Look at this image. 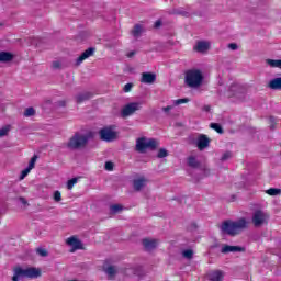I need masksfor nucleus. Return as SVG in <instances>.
<instances>
[{
	"instance_id": "f257e3e1",
	"label": "nucleus",
	"mask_w": 281,
	"mask_h": 281,
	"mask_svg": "<svg viewBox=\"0 0 281 281\" xmlns=\"http://www.w3.org/2000/svg\"><path fill=\"white\" fill-rule=\"evenodd\" d=\"M249 227V222L245 217H240L237 221L227 220L224 221L220 229L222 234H227V236H238L240 232H244V229H247Z\"/></svg>"
},
{
	"instance_id": "f03ea898",
	"label": "nucleus",
	"mask_w": 281,
	"mask_h": 281,
	"mask_svg": "<svg viewBox=\"0 0 281 281\" xmlns=\"http://www.w3.org/2000/svg\"><path fill=\"white\" fill-rule=\"evenodd\" d=\"M203 72L200 69H189L184 72V85L190 89H199L203 85Z\"/></svg>"
},
{
	"instance_id": "7ed1b4c3",
	"label": "nucleus",
	"mask_w": 281,
	"mask_h": 281,
	"mask_svg": "<svg viewBox=\"0 0 281 281\" xmlns=\"http://www.w3.org/2000/svg\"><path fill=\"white\" fill-rule=\"evenodd\" d=\"M25 278H29L30 280H36V278H41V270L34 267H31V268L15 267L13 269L12 281H20Z\"/></svg>"
},
{
	"instance_id": "20e7f679",
	"label": "nucleus",
	"mask_w": 281,
	"mask_h": 281,
	"mask_svg": "<svg viewBox=\"0 0 281 281\" xmlns=\"http://www.w3.org/2000/svg\"><path fill=\"white\" fill-rule=\"evenodd\" d=\"M159 142H157V139L143 136L136 139L135 150L136 153L144 155L146 154V150H157Z\"/></svg>"
},
{
	"instance_id": "39448f33",
	"label": "nucleus",
	"mask_w": 281,
	"mask_h": 281,
	"mask_svg": "<svg viewBox=\"0 0 281 281\" xmlns=\"http://www.w3.org/2000/svg\"><path fill=\"white\" fill-rule=\"evenodd\" d=\"M89 143V136L80 133H75L72 137L67 143V148L69 150H80V148H85Z\"/></svg>"
},
{
	"instance_id": "423d86ee",
	"label": "nucleus",
	"mask_w": 281,
	"mask_h": 281,
	"mask_svg": "<svg viewBox=\"0 0 281 281\" xmlns=\"http://www.w3.org/2000/svg\"><path fill=\"white\" fill-rule=\"evenodd\" d=\"M269 213L262 210H257L252 213L251 223L254 227H263V225L269 224Z\"/></svg>"
},
{
	"instance_id": "0eeeda50",
	"label": "nucleus",
	"mask_w": 281,
	"mask_h": 281,
	"mask_svg": "<svg viewBox=\"0 0 281 281\" xmlns=\"http://www.w3.org/2000/svg\"><path fill=\"white\" fill-rule=\"evenodd\" d=\"M245 93H247V89L239 85L233 83L228 89V98H235V100H245Z\"/></svg>"
},
{
	"instance_id": "6e6552de",
	"label": "nucleus",
	"mask_w": 281,
	"mask_h": 281,
	"mask_svg": "<svg viewBox=\"0 0 281 281\" xmlns=\"http://www.w3.org/2000/svg\"><path fill=\"white\" fill-rule=\"evenodd\" d=\"M142 109V104L137 102H132L126 104L122 110H121V115L122 117H131L136 111H139Z\"/></svg>"
},
{
	"instance_id": "1a4fd4ad",
	"label": "nucleus",
	"mask_w": 281,
	"mask_h": 281,
	"mask_svg": "<svg viewBox=\"0 0 281 281\" xmlns=\"http://www.w3.org/2000/svg\"><path fill=\"white\" fill-rule=\"evenodd\" d=\"M99 135L102 142H113L117 137V134L111 127L101 128Z\"/></svg>"
},
{
	"instance_id": "9d476101",
	"label": "nucleus",
	"mask_w": 281,
	"mask_h": 281,
	"mask_svg": "<svg viewBox=\"0 0 281 281\" xmlns=\"http://www.w3.org/2000/svg\"><path fill=\"white\" fill-rule=\"evenodd\" d=\"M210 137L205 134H200L196 139V146L200 150H205V148H210Z\"/></svg>"
},
{
	"instance_id": "9b49d317",
	"label": "nucleus",
	"mask_w": 281,
	"mask_h": 281,
	"mask_svg": "<svg viewBox=\"0 0 281 281\" xmlns=\"http://www.w3.org/2000/svg\"><path fill=\"white\" fill-rule=\"evenodd\" d=\"M93 54H95V48L90 47L88 49H86L76 60V66L80 67V65H82V63H85V60H87V58H90V56H93Z\"/></svg>"
},
{
	"instance_id": "f8f14e48",
	"label": "nucleus",
	"mask_w": 281,
	"mask_h": 281,
	"mask_svg": "<svg viewBox=\"0 0 281 281\" xmlns=\"http://www.w3.org/2000/svg\"><path fill=\"white\" fill-rule=\"evenodd\" d=\"M155 80H157V75L153 72L142 74L140 82H143V85H153Z\"/></svg>"
},
{
	"instance_id": "ddd939ff",
	"label": "nucleus",
	"mask_w": 281,
	"mask_h": 281,
	"mask_svg": "<svg viewBox=\"0 0 281 281\" xmlns=\"http://www.w3.org/2000/svg\"><path fill=\"white\" fill-rule=\"evenodd\" d=\"M222 254H238L245 251V248L240 246L224 245L221 249Z\"/></svg>"
},
{
	"instance_id": "4468645a",
	"label": "nucleus",
	"mask_w": 281,
	"mask_h": 281,
	"mask_svg": "<svg viewBox=\"0 0 281 281\" xmlns=\"http://www.w3.org/2000/svg\"><path fill=\"white\" fill-rule=\"evenodd\" d=\"M93 98V93L91 92H80L75 97L77 104H82V102H87V100H91Z\"/></svg>"
},
{
	"instance_id": "2eb2a0df",
	"label": "nucleus",
	"mask_w": 281,
	"mask_h": 281,
	"mask_svg": "<svg viewBox=\"0 0 281 281\" xmlns=\"http://www.w3.org/2000/svg\"><path fill=\"white\" fill-rule=\"evenodd\" d=\"M67 245H69V247H72L74 250L77 249H82V241H80V239L71 236L66 240Z\"/></svg>"
},
{
	"instance_id": "dca6fc26",
	"label": "nucleus",
	"mask_w": 281,
	"mask_h": 281,
	"mask_svg": "<svg viewBox=\"0 0 281 281\" xmlns=\"http://www.w3.org/2000/svg\"><path fill=\"white\" fill-rule=\"evenodd\" d=\"M157 239H143V246L146 249V251H153V249L157 248Z\"/></svg>"
},
{
	"instance_id": "f3484780",
	"label": "nucleus",
	"mask_w": 281,
	"mask_h": 281,
	"mask_svg": "<svg viewBox=\"0 0 281 281\" xmlns=\"http://www.w3.org/2000/svg\"><path fill=\"white\" fill-rule=\"evenodd\" d=\"M210 49V43L200 41L194 46V50L199 52L200 54H204V52H207Z\"/></svg>"
},
{
	"instance_id": "a211bd4d",
	"label": "nucleus",
	"mask_w": 281,
	"mask_h": 281,
	"mask_svg": "<svg viewBox=\"0 0 281 281\" xmlns=\"http://www.w3.org/2000/svg\"><path fill=\"white\" fill-rule=\"evenodd\" d=\"M224 274L221 270H215L209 273V280L211 281H223Z\"/></svg>"
},
{
	"instance_id": "6ab92c4d",
	"label": "nucleus",
	"mask_w": 281,
	"mask_h": 281,
	"mask_svg": "<svg viewBox=\"0 0 281 281\" xmlns=\"http://www.w3.org/2000/svg\"><path fill=\"white\" fill-rule=\"evenodd\" d=\"M14 60V55L10 52H0V63H11Z\"/></svg>"
},
{
	"instance_id": "aec40b11",
	"label": "nucleus",
	"mask_w": 281,
	"mask_h": 281,
	"mask_svg": "<svg viewBox=\"0 0 281 281\" xmlns=\"http://www.w3.org/2000/svg\"><path fill=\"white\" fill-rule=\"evenodd\" d=\"M269 89H273L274 91H278L281 89V77H277L274 79H271L268 83Z\"/></svg>"
},
{
	"instance_id": "412c9836",
	"label": "nucleus",
	"mask_w": 281,
	"mask_h": 281,
	"mask_svg": "<svg viewBox=\"0 0 281 281\" xmlns=\"http://www.w3.org/2000/svg\"><path fill=\"white\" fill-rule=\"evenodd\" d=\"M104 271L110 280H113V278L117 276V267L115 266H109L108 268L104 269Z\"/></svg>"
},
{
	"instance_id": "4be33fe9",
	"label": "nucleus",
	"mask_w": 281,
	"mask_h": 281,
	"mask_svg": "<svg viewBox=\"0 0 281 281\" xmlns=\"http://www.w3.org/2000/svg\"><path fill=\"white\" fill-rule=\"evenodd\" d=\"M133 186H134V190L136 192H139L142 190V188H144L146 186V179H144V178L136 179V180H134Z\"/></svg>"
},
{
	"instance_id": "5701e85b",
	"label": "nucleus",
	"mask_w": 281,
	"mask_h": 281,
	"mask_svg": "<svg viewBox=\"0 0 281 281\" xmlns=\"http://www.w3.org/2000/svg\"><path fill=\"white\" fill-rule=\"evenodd\" d=\"M126 276H142V267L126 268Z\"/></svg>"
},
{
	"instance_id": "b1692460",
	"label": "nucleus",
	"mask_w": 281,
	"mask_h": 281,
	"mask_svg": "<svg viewBox=\"0 0 281 281\" xmlns=\"http://www.w3.org/2000/svg\"><path fill=\"white\" fill-rule=\"evenodd\" d=\"M187 164L190 168H199L201 166V162L196 160V157L189 156L187 159Z\"/></svg>"
},
{
	"instance_id": "393cba45",
	"label": "nucleus",
	"mask_w": 281,
	"mask_h": 281,
	"mask_svg": "<svg viewBox=\"0 0 281 281\" xmlns=\"http://www.w3.org/2000/svg\"><path fill=\"white\" fill-rule=\"evenodd\" d=\"M142 32H144V27L140 24H136L132 31V36H134V38H139Z\"/></svg>"
},
{
	"instance_id": "a878e982",
	"label": "nucleus",
	"mask_w": 281,
	"mask_h": 281,
	"mask_svg": "<svg viewBox=\"0 0 281 281\" xmlns=\"http://www.w3.org/2000/svg\"><path fill=\"white\" fill-rule=\"evenodd\" d=\"M266 63L269 67L281 69V59H267Z\"/></svg>"
},
{
	"instance_id": "bb28decb",
	"label": "nucleus",
	"mask_w": 281,
	"mask_h": 281,
	"mask_svg": "<svg viewBox=\"0 0 281 281\" xmlns=\"http://www.w3.org/2000/svg\"><path fill=\"white\" fill-rule=\"evenodd\" d=\"M183 258H187V260H192L194 256V251L192 249H187L182 251Z\"/></svg>"
},
{
	"instance_id": "cd10ccee",
	"label": "nucleus",
	"mask_w": 281,
	"mask_h": 281,
	"mask_svg": "<svg viewBox=\"0 0 281 281\" xmlns=\"http://www.w3.org/2000/svg\"><path fill=\"white\" fill-rule=\"evenodd\" d=\"M211 128H213V131H216V133H220V135H223V127L221 126V124L218 123H211L210 124Z\"/></svg>"
},
{
	"instance_id": "c85d7f7f",
	"label": "nucleus",
	"mask_w": 281,
	"mask_h": 281,
	"mask_svg": "<svg viewBox=\"0 0 281 281\" xmlns=\"http://www.w3.org/2000/svg\"><path fill=\"white\" fill-rule=\"evenodd\" d=\"M281 193L280 189L270 188L266 191V194H269L270 196H278V194Z\"/></svg>"
},
{
	"instance_id": "c756f323",
	"label": "nucleus",
	"mask_w": 281,
	"mask_h": 281,
	"mask_svg": "<svg viewBox=\"0 0 281 281\" xmlns=\"http://www.w3.org/2000/svg\"><path fill=\"white\" fill-rule=\"evenodd\" d=\"M123 207L120 204H113L110 206V212L112 214H117V212H122Z\"/></svg>"
},
{
	"instance_id": "7c9ffc66",
	"label": "nucleus",
	"mask_w": 281,
	"mask_h": 281,
	"mask_svg": "<svg viewBox=\"0 0 281 281\" xmlns=\"http://www.w3.org/2000/svg\"><path fill=\"white\" fill-rule=\"evenodd\" d=\"M36 254L42 256V258H47V256H49V252L45 248H36Z\"/></svg>"
},
{
	"instance_id": "2f4dec72",
	"label": "nucleus",
	"mask_w": 281,
	"mask_h": 281,
	"mask_svg": "<svg viewBox=\"0 0 281 281\" xmlns=\"http://www.w3.org/2000/svg\"><path fill=\"white\" fill-rule=\"evenodd\" d=\"M35 114H36V110H34V108H27L24 111V116L25 117H32V115H35Z\"/></svg>"
},
{
	"instance_id": "473e14b6",
	"label": "nucleus",
	"mask_w": 281,
	"mask_h": 281,
	"mask_svg": "<svg viewBox=\"0 0 281 281\" xmlns=\"http://www.w3.org/2000/svg\"><path fill=\"white\" fill-rule=\"evenodd\" d=\"M190 102V99L184 98V99H177L173 101L175 106H179V104H188Z\"/></svg>"
},
{
	"instance_id": "72a5a7b5",
	"label": "nucleus",
	"mask_w": 281,
	"mask_h": 281,
	"mask_svg": "<svg viewBox=\"0 0 281 281\" xmlns=\"http://www.w3.org/2000/svg\"><path fill=\"white\" fill-rule=\"evenodd\" d=\"M38 159V156H36V155H34L32 158H31V160H30V162H29V166H27V168H30V170H33V168H34V166H36V160Z\"/></svg>"
},
{
	"instance_id": "f704fd0d",
	"label": "nucleus",
	"mask_w": 281,
	"mask_h": 281,
	"mask_svg": "<svg viewBox=\"0 0 281 281\" xmlns=\"http://www.w3.org/2000/svg\"><path fill=\"white\" fill-rule=\"evenodd\" d=\"M31 171H32V169H30L29 167L23 169L20 175V181H23V179H25V177H27V175H30Z\"/></svg>"
},
{
	"instance_id": "c9c22d12",
	"label": "nucleus",
	"mask_w": 281,
	"mask_h": 281,
	"mask_svg": "<svg viewBox=\"0 0 281 281\" xmlns=\"http://www.w3.org/2000/svg\"><path fill=\"white\" fill-rule=\"evenodd\" d=\"M168 155V150L166 148H160L158 150L157 157L158 159H164Z\"/></svg>"
},
{
	"instance_id": "e433bc0d",
	"label": "nucleus",
	"mask_w": 281,
	"mask_h": 281,
	"mask_svg": "<svg viewBox=\"0 0 281 281\" xmlns=\"http://www.w3.org/2000/svg\"><path fill=\"white\" fill-rule=\"evenodd\" d=\"M75 183H78V178H72V179L68 180V182H67L68 190H72Z\"/></svg>"
},
{
	"instance_id": "4c0bfd02",
	"label": "nucleus",
	"mask_w": 281,
	"mask_h": 281,
	"mask_svg": "<svg viewBox=\"0 0 281 281\" xmlns=\"http://www.w3.org/2000/svg\"><path fill=\"white\" fill-rule=\"evenodd\" d=\"M232 157H233L232 151H225L222 155L221 161H227L228 159H232Z\"/></svg>"
},
{
	"instance_id": "58836bf2",
	"label": "nucleus",
	"mask_w": 281,
	"mask_h": 281,
	"mask_svg": "<svg viewBox=\"0 0 281 281\" xmlns=\"http://www.w3.org/2000/svg\"><path fill=\"white\" fill-rule=\"evenodd\" d=\"M8 133H10V126H4V127L0 128V137H5V135H8Z\"/></svg>"
},
{
	"instance_id": "ea45409f",
	"label": "nucleus",
	"mask_w": 281,
	"mask_h": 281,
	"mask_svg": "<svg viewBox=\"0 0 281 281\" xmlns=\"http://www.w3.org/2000/svg\"><path fill=\"white\" fill-rule=\"evenodd\" d=\"M63 200L61 195H60V191H55L54 192V201H56L57 203L60 202Z\"/></svg>"
},
{
	"instance_id": "a19ab883",
	"label": "nucleus",
	"mask_w": 281,
	"mask_h": 281,
	"mask_svg": "<svg viewBox=\"0 0 281 281\" xmlns=\"http://www.w3.org/2000/svg\"><path fill=\"white\" fill-rule=\"evenodd\" d=\"M113 166H114L113 162L106 161L104 168H105V170L111 172V170H113Z\"/></svg>"
},
{
	"instance_id": "79ce46f5",
	"label": "nucleus",
	"mask_w": 281,
	"mask_h": 281,
	"mask_svg": "<svg viewBox=\"0 0 281 281\" xmlns=\"http://www.w3.org/2000/svg\"><path fill=\"white\" fill-rule=\"evenodd\" d=\"M133 89V83H126L123 88L124 93H128Z\"/></svg>"
},
{
	"instance_id": "37998d69",
	"label": "nucleus",
	"mask_w": 281,
	"mask_h": 281,
	"mask_svg": "<svg viewBox=\"0 0 281 281\" xmlns=\"http://www.w3.org/2000/svg\"><path fill=\"white\" fill-rule=\"evenodd\" d=\"M269 122H270V128H271V131H273V128H276V117H273V116H270L269 117Z\"/></svg>"
},
{
	"instance_id": "c03bdc74",
	"label": "nucleus",
	"mask_w": 281,
	"mask_h": 281,
	"mask_svg": "<svg viewBox=\"0 0 281 281\" xmlns=\"http://www.w3.org/2000/svg\"><path fill=\"white\" fill-rule=\"evenodd\" d=\"M228 49H232V52H236V49H238V44L236 43L228 44Z\"/></svg>"
},
{
	"instance_id": "a18cd8bd",
	"label": "nucleus",
	"mask_w": 281,
	"mask_h": 281,
	"mask_svg": "<svg viewBox=\"0 0 281 281\" xmlns=\"http://www.w3.org/2000/svg\"><path fill=\"white\" fill-rule=\"evenodd\" d=\"M172 109H175V106L168 105V106L162 108V111H164V113H170V111H172Z\"/></svg>"
},
{
	"instance_id": "49530a36",
	"label": "nucleus",
	"mask_w": 281,
	"mask_h": 281,
	"mask_svg": "<svg viewBox=\"0 0 281 281\" xmlns=\"http://www.w3.org/2000/svg\"><path fill=\"white\" fill-rule=\"evenodd\" d=\"M19 201H20V203H22V205H30L27 203V200L25 198H23V196L19 198Z\"/></svg>"
},
{
	"instance_id": "de8ad7c7",
	"label": "nucleus",
	"mask_w": 281,
	"mask_h": 281,
	"mask_svg": "<svg viewBox=\"0 0 281 281\" xmlns=\"http://www.w3.org/2000/svg\"><path fill=\"white\" fill-rule=\"evenodd\" d=\"M53 69H60V61H53Z\"/></svg>"
},
{
	"instance_id": "09e8293b",
	"label": "nucleus",
	"mask_w": 281,
	"mask_h": 281,
	"mask_svg": "<svg viewBox=\"0 0 281 281\" xmlns=\"http://www.w3.org/2000/svg\"><path fill=\"white\" fill-rule=\"evenodd\" d=\"M154 27H161V20H157Z\"/></svg>"
},
{
	"instance_id": "8fccbe9b",
	"label": "nucleus",
	"mask_w": 281,
	"mask_h": 281,
	"mask_svg": "<svg viewBox=\"0 0 281 281\" xmlns=\"http://www.w3.org/2000/svg\"><path fill=\"white\" fill-rule=\"evenodd\" d=\"M135 54H137L135 50H132L127 54V58H133V56H135Z\"/></svg>"
},
{
	"instance_id": "3c124183",
	"label": "nucleus",
	"mask_w": 281,
	"mask_h": 281,
	"mask_svg": "<svg viewBox=\"0 0 281 281\" xmlns=\"http://www.w3.org/2000/svg\"><path fill=\"white\" fill-rule=\"evenodd\" d=\"M210 109H211L210 105H204L202 110L209 113Z\"/></svg>"
},
{
	"instance_id": "603ef678",
	"label": "nucleus",
	"mask_w": 281,
	"mask_h": 281,
	"mask_svg": "<svg viewBox=\"0 0 281 281\" xmlns=\"http://www.w3.org/2000/svg\"><path fill=\"white\" fill-rule=\"evenodd\" d=\"M66 102L65 101H59V106H66Z\"/></svg>"
}]
</instances>
